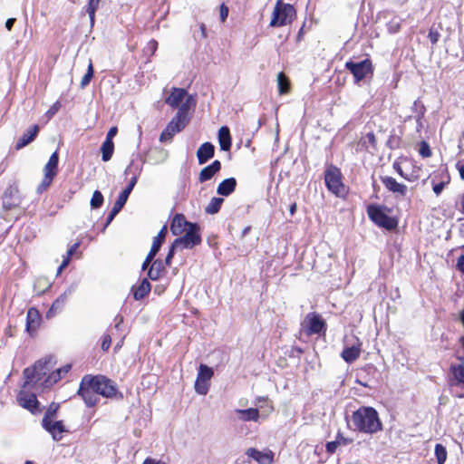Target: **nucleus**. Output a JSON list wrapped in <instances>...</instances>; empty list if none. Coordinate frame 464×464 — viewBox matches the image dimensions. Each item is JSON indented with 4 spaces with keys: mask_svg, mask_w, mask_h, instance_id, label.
Listing matches in <instances>:
<instances>
[{
    "mask_svg": "<svg viewBox=\"0 0 464 464\" xmlns=\"http://www.w3.org/2000/svg\"><path fill=\"white\" fill-rule=\"evenodd\" d=\"M354 430L365 434H374L382 430L378 411L370 406H362L351 417Z\"/></svg>",
    "mask_w": 464,
    "mask_h": 464,
    "instance_id": "obj_1",
    "label": "nucleus"
},
{
    "mask_svg": "<svg viewBox=\"0 0 464 464\" xmlns=\"http://www.w3.org/2000/svg\"><path fill=\"white\" fill-rule=\"evenodd\" d=\"M56 362L53 356H46L37 361L32 367L24 370V388L34 387L44 378L45 379L54 367Z\"/></svg>",
    "mask_w": 464,
    "mask_h": 464,
    "instance_id": "obj_2",
    "label": "nucleus"
},
{
    "mask_svg": "<svg viewBox=\"0 0 464 464\" xmlns=\"http://www.w3.org/2000/svg\"><path fill=\"white\" fill-rule=\"evenodd\" d=\"M188 108L183 104L178 111L175 117L168 123L160 136V141L165 142L172 139V137L180 132L188 123Z\"/></svg>",
    "mask_w": 464,
    "mask_h": 464,
    "instance_id": "obj_3",
    "label": "nucleus"
},
{
    "mask_svg": "<svg viewBox=\"0 0 464 464\" xmlns=\"http://www.w3.org/2000/svg\"><path fill=\"white\" fill-rule=\"evenodd\" d=\"M386 210L387 208L381 205H369L367 207V214L376 226L387 230H393L398 226V220L388 216Z\"/></svg>",
    "mask_w": 464,
    "mask_h": 464,
    "instance_id": "obj_4",
    "label": "nucleus"
},
{
    "mask_svg": "<svg viewBox=\"0 0 464 464\" xmlns=\"http://www.w3.org/2000/svg\"><path fill=\"white\" fill-rule=\"evenodd\" d=\"M324 182L327 189L337 197L346 194V188L343 182L342 172L339 168L330 165L324 172Z\"/></svg>",
    "mask_w": 464,
    "mask_h": 464,
    "instance_id": "obj_5",
    "label": "nucleus"
},
{
    "mask_svg": "<svg viewBox=\"0 0 464 464\" xmlns=\"http://www.w3.org/2000/svg\"><path fill=\"white\" fill-rule=\"evenodd\" d=\"M295 15V10L290 4H282L278 1L273 11L270 26L280 27L290 24Z\"/></svg>",
    "mask_w": 464,
    "mask_h": 464,
    "instance_id": "obj_6",
    "label": "nucleus"
},
{
    "mask_svg": "<svg viewBox=\"0 0 464 464\" xmlns=\"http://www.w3.org/2000/svg\"><path fill=\"white\" fill-rule=\"evenodd\" d=\"M58 162H59V157L58 152L54 151L49 158V160L45 164L44 168V178L41 181V183L37 187V192L43 193L45 191L48 187L52 184L54 177L56 176L58 172Z\"/></svg>",
    "mask_w": 464,
    "mask_h": 464,
    "instance_id": "obj_7",
    "label": "nucleus"
},
{
    "mask_svg": "<svg viewBox=\"0 0 464 464\" xmlns=\"http://www.w3.org/2000/svg\"><path fill=\"white\" fill-rule=\"evenodd\" d=\"M185 231L184 236L173 241L174 246H179L180 249H191L200 244L201 237L199 234V227L197 224H189V227Z\"/></svg>",
    "mask_w": 464,
    "mask_h": 464,
    "instance_id": "obj_8",
    "label": "nucleus"
},
{
    "mask_svg": "<svg viewBox=\"0 0 464 464\" xmlns=\"http://www.w3.org/2000/svg\"><path fill=\"white\" fill-rule=\"evenodd\" d=\"M141 168H136L135 171L133 172V176L130 179L128 186L120 193L118 196L117 200L115 201L111 213L108 216V222H111L114 216L123 208L125 203L128 200V198L132 191L133 188L135 187L137 180H138V175L140 173Z\"/></svg>",
    "mask_w": 464,
    "mask_h": 464,
    "instance_id": "obj_9",
    "label": "nucleus"
},
{
    "mask_svg": "<svg viewBox=\"0 0 464 464\" xmlns=\"http://www.w3.org/2000/svg\"><path fill=\"white\" fill-rule=\"evenodd\" d=\"M78 394L82 398L87 407H93L98 403L99 395L96 392L91 375H85L82 379Z\"/></svg>",
    "mask_w": 464,
    "mask_h": 464,
    "instance_id": "obj_10",
    "label": "nucleus"
},
{
    "mask_svg": "<svg viewBox=\"0 0 464 464\" xmlns=\"http://www.w3.org/2000/svg\"><path fill=\"white\" fill-rule=\"evenodd\" d=\"M98 395L105 398H115L118 395V388L113 381L102 375L91 376Z\"/></svg>",
    "mask_w": 464,
    "mask_h": 464,
    "instance_id": "obj_11",
    "label": "nucleus"
},
{
    "mask_svg": "<svg viewBox=\"0 0 464 464\" xmlns=\"http://www.w3.org/2000/svg\"><path fill=\"white\" fill-rule=\"evenodd\" d=\"M214 375L212 368L206 364H200L198 370L194 388L198 394L206 395L209 390V382Z\"/></svg>",
    "mask_w": 464,
    "mask_h": 464,
    "instance_id": "obj_12",
    "label": "nucleus"
},
{
    "mask_svg": "<svg viewBox=\"0 0 464 464\" xmlns=\"http://www.w3.org/2000/svg\"><path fill=\"white\" fill-rule=\"evenodd\" d=\"M345 68L353 73L355 82L363 80L367 74L372 72V64L370 59H365L358 63L348 61L345 63Z\"/></svg>",
    "mask_w": 464,
    "mask_h": 464,
    "instance_id": "obj_13",
    "label": "nucleus"
},
{
    "mask_svg": "<svg viewBox=\"0 0 464 464\" xmlns=\"http://www.w3.org/2000/svg\"><path fill=\"white\" fill-rule=\"evenodd\" d=\"M304 332L307 335L321 334L325 332L324 322L316 313H309L306 314L304 324Z\"/></svg>",
    "mask_w": 464,
    "mask_h": 464,
    "instance_id": "obj_14",
    "label": "nucleus"
},
{
    "mask_svg": "<svg viewBox=\"0 0 464 464\" xmlns=\"http://www.w3.org/2000/svg\"><path fill=\"white\" fill-rule=\"evenodd\" d=\"M17 401L20 406L30 411L34 414L40 411L39 401L36 395L34 393H27L26 392L21 391L17 395Z\"/></svg>",
    "mask_w": 464,
    "mask_h": 464,
    "instance_id": "obj_15",
    "label": "nucleus"
},
{
    "mask_svg": "<svg viewBox=\"0 0 464 464\" xmlns=\"http://www.w3.org/2000/svg\"><path fill=\"white\" fill-rule=\"evenodd\" d=\"M246 455L258 464H273L274 462V452L269 449L258 450L256 448H249L246 450Z\"/></svg>",
    "mask_w": 464,
    "mask_h": 464,
    "instance_id": "obj_16",
    "label": "nucleus"
},
{
    "mask_svg": "<svg viewBox=\"0 0 464 464\" xmlns=\"http://www.w3.org/2000/svg\"><path fill=\"white\" fill-rule=\"evenodd\" d=\"M381 180L384 187L393 194L405 197L408 191L407 186L398 182L391 176L381 177Z\"/></svg>",
    "mask_w": 464,
    "mask_h": 464,
    "instance_id": "obj_17",
    "label": "nucleus"
},
{
    "mask_svg": "<svg viewBox=\"0 0 464 464\" xmlns=\"http://www.w3.org/2000/svg\"><path fill=\"white\" fill-rule=\"evenodd\" d=\"M40 322L41 316L38 310L34 307L29 308L26 314V332L31 335L34 334L40 325Z\"/></svg>",
    "mask_w": 464,
    "mask_h": 464,
    "instance_id": "obj_18",
    "label": "nucleus"
},
{
    "mask_svg": "<svg viewBox=\"0 0 464 464\" xmlns=\"http://www.w3.org/2000/svg\"><path fill=\"white\" fill-rule=\"evenodd\" d=\"M361 347L362 343L358 338H356L355 343H353L352 346L345 347L343 350L341 356L343 361H345L347 363H352L357 360L361 354Z\"/></svg>",
    "mask_w": 464,
    "mask_h": 464,
    "instance_id": "obj_19",
    "label": "nucleus"
},
{
    "mask_svg": "<svg viewBox=\"0 0 464 464\" xmlns=\"http://www.w3.org/2000/svg\"><path fill=\"white\" fill-rule=\"evenodd\" d=\"M221 169V163L216 160L208 166L203 168L199 173L198 180L203 183L211 179Z\"/></svg>",
    "mask_w": 464,
    "mask_h": 464,
    "instance_id": "obj_20",
    "label": "nucleus"
},
{
    "mask_svg": "<svg viewBox=\"0 0 464 464\" xmlns=\"http://www.w3.org/2000/svg\"><path fill=\"white\" fill-rule=\"evenodd\" d=\"M189 224L182 214H176L170 224V231L175 236L180 235L187 230L186 227H189Z\"/></svg>",
    "mask_w": 464,
    "mask_h": 464,
    "instance_id": "obj_21",
    "label": "nucleus"
},
{
    "mask_svg": "<svg viewBox=\"0 0 464 464\" xmlns=\"http://www.w3.org/2000/svg\"><path fill=\"white\" fill-rule=\"evenodd\" d=\"M215 153V147L210 142H204L200 145L197 151V158L199 164L206 163L212 159Z\"/></svg>",
    "mask_w": 464,
    "mask_h": 464,
    "instance_id": "obj_22",
    "label": "nucleus"
},
{
    "mask_svg": "<svg viewBox=\"0 0 464 464\" xmlns=\"http://www.w3.org/2000/svg\"><path fill=\"white\" fill-rule=\"evenodd\" d=\"M236 414L237 415V419L240 421L247 422V421H258L260 414L259 411L256 408H248V409H237L235 410Z\"/></svg>",
    "mask_w": 464,
    "mask_h": 464,
    "instance_id": "obj_23",
    "label": "nucleus"
},
{
    "mask_svg": "<svg viewBox=\"0 0 464 464\" xmlns=\"http://www.w3.org/2000/svg\"><path fill=\"white\" fill-rule=\"evenodd\" d=\"M42 426L46 431L52 434L54 440H60L62 439L61 434L67 431L62 420H50L48 424Z\"/></svg>",
    "mask_w": 464,
    "mask_h": 464,
    "instance_id": "obj_24",
    "label": "nucleus"
},
{
    "mask_svg": "<svg viewBox=\"0 0 464 464\" xmlns=\"http://www.w3.org/2000/svg\"><path fill=\"white\" fill-rule=\"evenodd\" d=\"M39 131L38 125H33L26 132H24L17 140L15 144L16 150H21L26 145H28L30 142H32L34 138L37 136V133Z\"/></svg>",
    "mask_w": 464,
    "mask_h": 464,
    "instance_id": "obj_25",
    "label": "nucleus"
},
{
    "mask_svg": "<svg viewBox=\"0 0 464 464\" xmlns=\"http://www.w3.org/2000/svg\"><path fill=\"white\" fill-rule=\"evenodd\" d=\"M450 373L452 378L450 379V386H464V365L457 364L450 366Z\"/></svg>",
    "mask_w": 464,
    "mask_h": 464,
    "instance_id": "obj_26",
    "label": "nucleus"
},
{
    "mask_svg": "<svg viewBox=\"0 0 464 464\" xmlns=\"http://www.w3.org/2000/svg\"><path fill=\"white\" fill-rule=\"evenodd\" d=\"M237 187V180L235 178H228L222 180L217 188V193L223 197L231 195Z\"/></svg>",
    "mask_w": 464,
    "mask_h": 464,
    "instance_id": "obj_27",
    "label": "nucleus"
},
{
    "mask_svg": "<svg viewBox=\"0 0 464 464\" xmlns=\"http://www.w3.org/2000/svg\"><path fill=\"white\" fill-rule=\"evenodd\" d=\"M353 440L344 437L340 431L336 434L335 440L328 441L325 445L326 451L330 454H334L337 448L340 446H347L352 443Z\"/></svg>",
    "mask_w": 464,
    "mask_h": 464,
    "instance_id": "obj_28",
    "label": "nucleus"
},
{
    "mask_svg": "<svg viewBox=\"0 0 464 464\" xmlns=\"http://www.w3.org/2000/svg\"><path fill=\"white\" fill-rule=\"evenodd\" d=\"M151 290L148 278H143L138 286H132L133 298L137 301L143 299Z\"/></svg>",
    "mask_w": 464,
    "mask_h": 464,
    "instance_id": "obj_29",
    "label": "nucleus"
},
{
    "mask_svg": "<svg viewBox=\"0 0 464 464\" xmlns=\"http://www.w3.org/2000/svg\"><path fill=\"white\" fill-rule=\"evenodd\" d=\"M218 139L221 150L227 151L230 150L232 141L228 127L222 126L218 130Z\"/></svg>",
    "mask_w": 464,
    "mask_h": 464,
    "instance_id": "obj_30",
    "label": "nucleus"
},
{
    "mask_svg": "<svg viewBox=\"0 0 464 464\" xmlns=\"http://www.w3.org/2000/svg\"><path fill=\"white\" fill-rule=\"evenodd\" d=\"M186 94L187 92L184 89L174 88L170 95L166 99V103L172 108H178L181 102L183 101Z\"/></svg>",
    "mask_w": 464,
    "mask_h": 464,
    "instance_id": "obj_31",
    "label": "nucleus"
},
{
    "mask_svg": "<svg viewBox=\"0 0 464 464\" xmlns=\"http://www.w3.org/2000/svg\"><path fill=\"white\" fill-rule=\"evenodd\" d=\"M165 271V266L162 260L156 259L151 264L149 271L148 277L152 281L159 280Z\"/></svg>",
    "mask_w": 464,
    "mask_h": 464,
    "instance_id": "obj_32",
    "label": "nucleus"
},
{
    "mask_svg": "<svg viewBox=\"0 0 464 464\" xmlns=\"http://www.w3.org/2000/svg\"><path fill=\"white\" fill-rule=\"evenodd\" d=\"M113 322L114 325L112 327L108 328L107 333L111 334V336L113 335L116 338L120 337L121 334H126V335L128 334V332L125 330L123 325L124 318L121 314H117L114 317Z\"/></svg>",
    "mask_w": 464,
    "mask_h": 464,
    "instance_id": "obj_33",
    "label": "nucleus"
},
{
    "mask_svg": "<svg viewBox=\"0 0 464 464\" xmlns=\"http://www.w3.org/2000/svg\"><path fill=\"white\" fill-rule=\"evenodd\" d=\"M68 295L63 293L59 295L52 304L50 309L46 313L47 317L53 316L58 311H61L67 301Z\"/></svg>",
    "mask_w": 464,
    "mask_h": 464,
    "instance_id": "obj_34",
    "label": "nucleus"
},
{
    "mask_svg": "<svg viewBox=\"0 0 464 464\" xmlns=\"http://www.w3.org/2000/svg\"><path fill=\"white\" fill-rule=\"evenodd\" d=\"M166 234H167V227H166V226H164L153 239L152 246L149 252V253H150V255H154V256L157 255V253L159 252V250L165 239Z\"/></svg>",
    "mask_w": 464,
    "mask_h": 464,
    "instance_id": "obj_35",
    "label": "nucleus"
},
{
    "mask_svg": "<svg viewBox=\"0 0 464 464\" xmlns=\"http://www.w3.org/2000/svg\"><path fill=\"white\" fill-rule=\"evenodd\" d=\"M393 169L394 170L404 179L413 182L420 179V169H413L411 173V177H408V173H405L401 168V166L398 162L393 163Z\"/></svg>",
    "mask_w": 464,
    "mask_h": 464,
    "instance_id": "obj_36",
    "label": "nucleus"
},
{
    "mask_svg": "<svg viewBox=\"0 0 464 464\" xmlns=\"http://www.w3.org/2000/svg\"><path fill=\"white\" fill-rule=\"evenodd\" d=\"M80 242H75L69 247V249L66 252V256L63 257V262L61 263L57 269V275L61 274V272L69 265L72 255L77 251V249L80 246Z\"/></svg>",
    "mask_w": 464,
    "mask_h": 464,
    "instance_id": "obj_37",
    "label": "nucleus"
},
{
    "mask_svg": "<svg viewBox=\"0 0 464 464\" xmlns=\"http://www.w3.org/2000/svg\"><path fill=\"white\" fill-rule=\"evenodd\" d=\"M223 202L224 199L222 198H212L205 208L206 213L210 215L217 214L219 211Z\"/></svg>",
    "mask_w": 464,
    "mask_h": 464,
    "instance_id": "obj_38",
    "label": "nucleus"
},
{
    "mask_svg": "<svg viewBox=\"0 0 464 464\" xmlns=\"http://www.w3.org/2000/svg\"><path fill=\"white\" fill-rule=\"evenodd\" d=\"M101 150L102 153V159L103 161H108L111 159L113 150H114V144L113 141L104 140Z\"/></svg>",
    "mask_w": 464,
    "mask_h": 464,
    "instance_id": "obj_39",
    "label": "nucleus"
},
{
    "mask_svg": "<svg viewBox=\"0 0 464 464\" xmlns=\"http://www.w3.org/2000/svg\"><path fill=\"white\" fill-rule=\"evenodd\" d=\"M434 454H435V458L437 460V464H444L445 463V461L447 459L448 452H447L446 448L442 444L437 443L435 445Z\"/></svg>",
    "mask_w": 464,
    "mask_h": 464,
    "instance_id": "obj_40",
    "label": "nucleus"
},
{
    "mask_svg": "<svg viewBox=\"0 0 464 464\" xmlns=\"http://www.w3.org/2000/svg\"><path fill=\"white\" fill-rule=\"evenodd\" d=\"M62 374L60 372L56 370L50 372V373L47 375L45 379L43 381V386L44 387H50L55 384L57 382H59L62 379Z\"/></svg>",
    "mask_w": 464,
    "mask_h": 464,
    "instance_id": "obj_41",
    "label": "nucleus"
},
{
    "mask_svg": "<svg viewBox=\"0 0 464 464\" xmlns=\"http://www.w3.org/2000/svg\"><path fill=\"white\" fill-rule=\"evenodd\" d=\"M432 179H435L438 182L443 183L445 185L450 184V176L446 168L438 169L435 173Z\"/></svg>",
    "mask_w": 464,
    "mask_h": 464,
    "instance_id": "obj_42",
    "label": "nucleus"
},
{
    "mask_svg": "<svg viewBox=\"0 0 464 464\" xmlns=\"http://www.w3.org/2000/svg\"><path fill=\"white\" fill-rule=\"evenodd\" d=\"M59 404H56L54 402L51 403L45 411L43 420H42V425L48 424V421L53 420V418L56 415V412L58 411Z\"/></svg>",
    "mask_w": 464,
    "mask_h": 464,
    "instance_id": "obj_43",
    "label": "nucleus"
},
{
    "mask_svg": "<svg viewBox=\"0 0 464 464\" xmlns=\"http://www.w3.org/2000/svg\"><path fill=\"white\" fill-rule=\"evenodd\" d=\"M411 111L413 113H415L414 118H418V120H420V118H424L426 113V107L420 99H417L414 101L411 106Z\"/></svg>",
    "mask_w": 464,
    "mask_h": 464,
    "instance_id": "obj_44",
    "label": "nucleus"
},
{
    "mask_svg": "<svg viewBox=\"0 0 464 464\" xmlns=\"http://www.w3.org/2000/svg\"><path fill=\"white\" fill-rule=\"evenodd\" d=\"M278 92L280 94H285L289 90V82L284 72H279L277 75Z\"/></svg>",
    "mask_w": 464,
    "mask_h": 464,
    "instance_id": "obj_45",
    "label": "nucleus"
},
{
    "mask_svg": "<svg viewBox=\"0 0 464 464\" xmlns=\"http://www.w3.org/2000/svg\"><path fill=\"white\" fill-rule=\"evenodd\" d=\"M100 1L101 0H89L88 2L86 12L89 14L92 24L94 23L95 12L99 6Z\"/></svg>",
    "mask_w": 464,
    "mask_h": 464,
    "instance_id": "obj_46",
    "label": "nucleus"
},
{
    "mask_svg": "<svg viewBox=\"0 0 464 464\" xmlns=\"http://www.w3.org/2000/svg\"><path fill=\"white\" fill-rule=\"evenodd\" d=\"M104 201L103 195L99 190H95L92 194V197L91 198V208H99L102 206Z\"/></svg>",
    "mask_w": 464,
    "mask_h": 464,
    "instance_id": "obj_47",
    "label": "nucleus"
},
{
    "mask_svg": "<svg viewBox=\"0 0 464 464\" xmlns=\"http://www.w3.org/2000/svg\"><path fill=\"white\" fill-rule=\"evenodd\" d=\"M93 77V66L92 61H90L86 73L82 78L80 86L82 89L85 88Z\"/></svg>",
    "mask_w": 464,
    "mask_h": 464,
    "instance_id": "obj_48",
    "label": "nucleus"
},
{
    "mask_svg": "<svg viewBox=\"0 0 464 464\" xmlns=\"http://www.w3.org/2000/svg\"><path fill=\"white\" fill-rule=\"evenodd\" d=\"M419 153L423 158H428L431 156V150L428 142L424 140L420 142Z\"/></svg>",
    "mask_w": 464,
    "mask_h": 464,
    "instance_id": "obj_49",
    "label": "nucleus"
},
{
    "mask_svg": "<svg viewBox=\"0 0 464 464\" xmlns=\"http://www.w3.org/2000/svg\"><path fill=\"white\" fill-rule=\"evenodd\" d=\"M428 37L432 44H436L440 37V34L437 29L431 27L429 31Z\"/></svg>",
    "mask_w": 464,
    "mask_h": 464,
    "instance_id": "obj_50",
    "label": "nucleus"
},
{
    "mask_svg": "<svg viewBox=\"0 0 464 464\" xmlns=\"http://www.w3.org/2000/svg\"><path fill=\"white\" fill-rule=\"evenodd\" d=\"M431 184L433 192L436 194V196L440 195L444 188L447 186L443 183L438 182L437 180H435V179H431Z\"/></svg>",
    "mask_w": 464,
    "mask_h": 464,
    "instance_id": "obj_51",
    "label": "nucleus"
},
{
    "mask_svg": "<svg viewBox=\"0 0 464 464\" xmlns=\"http://www.w3.org/2000/svg\"><path fill=\"white\" fill-rule=\"evenodd\" d=\"M111 344V335L109 333H106L102 336V349L103 351H108Z\"/></svg>",
    "mask_w": 464,
    "mask_h": 464,
    "instance_id": "obj_52",
    "label": "nucleus"
},
{
    "mask_svg": "<svg viewBox=\"0 0 464 464\" xmlns=\"http://www.w3.org/2000/svg\"><path fill=\"white\" fill-rule=\"evenodd\" d=\"M60 107H61L60 102H54L46 112V115L48 116V118L53 117L59 111Z\"/></svg>",
    "mask_w": 464,
    "mask_h": 464,
    "instance_id": "obj_53",
    "label": "nucleus"
},
{
    "mask_svg": "<svg viewBox=\"0 0 464 464\" xmlns=\"http://www.w3.org/2000/svg\"><path fill=\"white\" fill-rule=\"evenodd\" d=\"M178 248H179V246H174V242H173V243H172V245H171V246H170V248H169V253H168V255H167V256H166V258H165V264H166L167 266H169V265H170V263H171V259H172V257H173V256H174V252H175V250H176V249H178Z\"/></svg>",
    "mask_w": 464,
    "mask_h": 464,
    "instance_id": "obj_54",
    "label": "nucleus"
},
{
    "mask_svg": "<svg viewBox=\"0 0 464 464\" xmlns=\"http://www.w3.org/2000/svg\"><path fill=\"white\" fill-rule=\"evenodd\" d=\"M158 48V42L155 40H150L146 46V51L150 52V54H153Z\"/></svg>",
    "mask_w": 464,
    "mask_h": 464,
    "instance_id": "obj_55",
    "label": "nucleus"
},
{
    "mask_svg": "<svg viewBox=\"0 0 464 464\" xmlns=\"http://www.w3.org/2000/svg\"><path fill=\"white\" fill-rule=\"evenodd\" d=\"M228 15V7L225 5V4H222L220 5V19L222 22H224L227 17Z\"/></svg>",
    "mask_w": 464,
    "mask_h": 464,
    "instance_id": "obj_56",
    "label": "nucleus"
},
{
    "mask_svg": "<svg viewBox=\"0 0 464 464\" xmlns=\"http://www.w3.org/2000/svg\"><path fill=\"white\" fill-rule=\"evenodd\" d=\"M7 198H8V193L5 192V195H4V199H3V207L5 209H10L12 208L14 206L16 205L15 202H10V201H7Z\"/></svg>",
    "mask_w": 464,
    "mask_h": 464,
    "instance_id": "obj_57",
    "label": "nucleus"
},
{
    "mask_svg": "<svg viewBox=\"0 0 464 464\" xmlns=\"http://www.w3.org/2000/svg\"><path fill=\"white\" fill-rule=\"evenodd\" d=\"M142 464H168V463L162 459H156L148 457L144 459Z\"/></svg>",
    "mask_w": 464,
    "mask_h": 464,
    "instance_id": "obj_58",
    "label": "nucleus"
},
{
    "mask_svg": "<svg viewBox=\"0 0 464 464\" xmlns=\"http://www.w3.org/2000/svg\"><path fill=\"white\" fill-rule=\"evenodd\" d=\"M456 169L459 170L461 179H464V159L456 163Z\"/></svg>",
    "mask_w": 464,
    "mask_h": 464,
    "instance_id": "obj_59",
    "label": "nucleus"
},
{
    "mask_svg": "<svg viewBox=\"0 0 464 464\" xmlns=\"http://www.w3.org/2000/svg\"><path fill=\"white\" fill-rule=\"evenodd\" d=\"M154 257H155L154 255H150V253H148L145 260L142 263L141 269L142 270L147 269L149 265L150 264V262L153 260Z\"/></svg>",
    "mask_w": 464,
    "mask_h": 464,
    "instance_id": "obj_60",
    "label": "nucleus"
},
{
    "mask_svg": "<svg viewBox=\"0 0 464 464\" xmlns=\"http://www.w3.org/2000/svg\"><path fill=\"white\" fill-rule=\"evenodd\" d=\"M117 127H111L107 132L105 140L112 141V139L117 134Z\"/></svg>",
    "mask_w": 464,
    "mask_h": 464,
    "instance_id": "obj_61",
    "label": "nucleus"
},
{
    "mask_svg": "<svg viewBox=\"0 0 464 464\" xmlns=\"http://www.w3.org/2000/svg\"><path fill=\"white\" fill-rule=\"evenodd\" d=\"M125 338H126V334H121L120 335V337H118L119 340L114 346L115 351H118L122 347Z\"/></svg>",
    "mask_w": 464,
    "mask_h": 464,
    "instance_id": "obj_62",
    "label": "nucleus"
},
{
    "mask_svg": "<svg viewBox=\"0 0 464 464\" xmlns=\"http://www.w3.org/2000/svg\"><path fill=\"white\" fill-rule=\"evenodd\" d=\"M456 266H457L458 270H459L461 273L464 274V255H461L460 256H459V258L457 260Z\"/></svg>",
    "mask_w": 464,
    "mask_h": 464,
    "instance_id": "obj_63",
    "label": "nucleus"
},
{
    "mask_svg": "<svg viewBox=\"0 0 464 464\" xmlns=\"http://www.w3.org/2000/svg\"><path fill=\"white\" fill-rule=\"evenodd\" d=\"M367 140L372 144V147L376 146V138L373 132H369L366 135Z\"/></svg>",
    "mask_w": 464,
    "mask_h": 464,
    "instance_id": "obj_64",
    "label": "nucleus"
}]
</instances>
